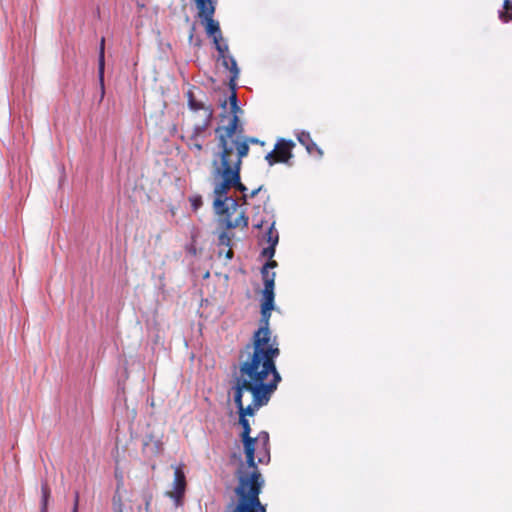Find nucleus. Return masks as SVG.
Here are the masks:
<instances>
[{"label": "nucleus", "instance_id": "23", "mask_svg": "<svg viewBox=\"0 0 512 512\" xmlns=\"http://www.w3.org/2000/svg\"><path fill=\"white\" fill-rule=\"evenodd\" d=\"M194 31H195V27L193 26V27H192V29H191L190 36H189L190 40H192V39H193V32H194Z\"/></svg>", "mask_w": 512, "mask_h": 512}, {"label": "nucleus", "instance_id": "1", "mask_svg": "<svg viewBox=\"0 0 512 512\" xmlns=\"http://www.w3.org/2000/svg\"><path fill=\"white\" fill-rule=\"evenodd\" d=\"M276 265V261H270L262 268L264 288L261 300V326L255 331L252 344L247 345L240 356L239 367L234 374L231 388L239 410V424L243 429L240 436L246 456L244 465H256V459L258 463H267L270 460L269 434L262 431L256 437H251V428L246 417L254 416L260 407L269 402L281 381L275 365V359L280 351L269 329L271 311L274 309L276 276L274 272H269V268Z\"/></svg>", "mask_w": 512, "mask_h": 512}, {"label": "nucleus", "instance_id": "18", "mask_svg": "<svg viewBox=\"0 0 512 512\" xmlns=\"http://www.w3.org/2000/svg\"><path fill=\"white\" fill-rule=\"evenodd\" d=\"M78 503H79V494H78V492H76L72 512H78Z\"/></svg>", "mask_w": 512, "mask_h": 512}, {"label": "nucleus", "instance_id": "12", "mask_svg": "<svg viewBox=\"0 0 512 512\" xmlns=\"http://www.w3.org/2000/svg\"><path fill=\"white\" fill-rule=\"evenodd\" d=\"M42 512H47L48 499L50 497V489L47 484H43L42 488Z\"/></svg>", "mask_w": 512, "mask_h": 512}, {"label": "nucleus", "instance_id": "5", "mask_svg": "<svg viewBox=\"0 0 512 512\" xmlns=\"http://www.w3.org/2000/svg\"><path fill=\"white\" fill-rule=\"evenodd\" d=\"M220 216L219 224L226 229L246 228L248 226V218L245 211L240 209L235 199L229 198L224 206L215 209Z\"/></svg>", "mask_w": 512, "mask_h": 512}, {"label": "nucleus", "instance_id": "22", "mask_svg": "<svg viewBox=\"0 0 512 512\" xmlns=\"http://www.w3.org/2000/svg\"><path fill=\"white\" fill-rule=\"evenodd\" d=\"M260 189H261V188H258V189H256V190H253V191L251 192V195H250V196H251V197L256 196V195H257V193L260 191Z\"/></svg>", "mask_w": 512, "mask_h": 512}, {"label": "nucleus", "instance_id": "15", "mask_svg": "<svg viewBox=\"0 0 512 512\" xmlns=\"http://www.w3.org/2000/svg\"><path fill=\"white\" fill-rule=\"evenodd\" d=\"M112 504H113V509H114L116 512H123V503H122V499H121V496H120V495H118V493H116V494L113 496Z\"/></svg>", "mask_w": 512, "mask_h": 512}, {"label": "nucleus", "instance_id": "14", "mask_svg": "<svg viewBox=\"0 0 512 512\" xmlns=\"http://www.w3.org/2000/svg\"><path fill=\"white\" fill-rule=\"evenodd\" d=\"M218 240L221 246L228 247L231 244V236L225 231L219 234Z\"/></svg>", "mask_w": 512, "mask_h": 512}, {"label": "nucleus", "instance_id": "21", "mask_svg": "<svg viewBox=\"0 0 512 512\" xmlns=\"http://www.w3.org/2000/svg\"><path fill=\"white\" fill-rule=\"evenodd\" d=\"M233 257V251L231 249H228L227 252H226V258L228 260H231Z\"/></svg>", "mask_w": 512, "mask_h": 512}, {"label": "nucleus", "instance_id": "8", "mask_svg": "<svg viewBox=\"0 0 512 512\" xmlns=\"http://www.w3.org/2000/svg\"><path fill=\"white\" fill-rule=\"evenodd\" d=\"M227 51L228 49L226 51L219 52V54L222 59L223 66L231 73L230 80L234 81L239 75V70L235 59L232 56L227 55Z\"/></svg>", "mask_w": 512, "mask_h": 512}, {"label": "nucleus", "instance_id": "6", "mask_svg": "<svg viewBox=\"0 0 512 512\" xmlns=\"http://www.w3.org/2000/svg\"><path fill=\"white\" fill-rule=\"evenodd\" d=\"M172 468L174 469V480L172 482V489L167 491L166 495L175 501L176 506H179L186 490V475L183 464L173 466Z\"/></svg>", "mask_w": 512, "mask_h": 512}, {"label": "nucleus", "instance_id": "24", "mask_svg": "<svg viewBox=\"0 0 512 512\" xmlns=\"http://www.w3.org/2000/svg\"><path fill=\"white\" fill-rule=\"evenodd\" d=\"M149 504H150V500H149V499H147V500H146V509H148Z\"/></svg>", "mask_w": 512, "mask_h": 512}, {"label": "nucleus", "instance_id": "2", "mask_svg": "<svg viewBox=\"0 0 512 512\" xmlns=\"http://www.w3.org/2000/svg\"><path fill=\"white\" fill-rule=\"evenodd\" d=\"M221 106L224 112L220 115V125L215 132L218 139V159L213 160L214 176L221 181L214 185V208L224 206L229 202L227 192L235 187L240 192L246 191V187L240 182V169L242 159L248 155L249 147L246 141L234 140V135L241 131L239 115L242 109L237 104V96L233 92L225 99Z\"/></svg>", "mask_w": 512, "mask_h": 512}, {"label": "nucleus", "instance_id": "9", "mask_svg": "<svg viewBox=\"0 0 512 512\" xmlns=\"http://www.w3.org/2000/svg\"><path fill=\"white\" fill-rule=\"evenodd\" d=\"M266 239L270 245L263 250V255L271 258L274 256L275 246L278 243V232L274 229L273 225L270 226L266 233Z\"/></svg>", "mask_w": 512, "mask_h": 512}, {"label": "nucleus", "instance_id": "3", "mask_svg": "<svg viewBox=\"0 0 512 512\" xmlns=\"http://www.w3.org/2000/svg\"><path fill=\"white\" fill-rule=\"evenodd\" d=\"M188 105L193 111V115L189 120L191 127L186 131V137L189 140L188 145L190 149L201 151L202 144L199 142V137L209 127L213 116V109L210 105L195 99L191 91L188 92Z\"/></svg>", "mask_w": 512, "mask_h": 512}, {"label": "nucleus", "instance_id": "16", "mask_svg": "<svg viewBox=\"0 0 512 512\" xmlns=\"http://www.w3.org/2000/svg\"><path fill=\"white\" fill-rule=\"evenodd\" d=\"M298 140L300 143H302L303 145H305L307 147V144H310L312 142L311 138H310V135L308 133H301L299 136H298Z\"/></svg>", "mask_w": 512, "mask_h": 512}, {"label": "nucleus", "instance_id": "7", "mask_svg": "<svg viewBox=\"0 0 512 512\" xmlns=\"http://www.w3.org/2000/svg\"><path fill=\"white\" fill-rule=\"evenodd\" d=\"M293 144L283 139L279 140L273 151L269 152L265 159L270 166L275 163H286L292 157L291 149Z\"/></svg>", "mask_w": 512, "mask_h": 512}, {"label": "nucleus", "instance_id": "17", "mask_svg": "<svg viewBox=\"0 0 512 512\" xmlns=\"http://www.w3.org/2000/svg\"><path fill=\"white\" fill-rule=\"evenodd\" d=\"M306 149L308 150L309 153H313L314 151H316L319 155H322L321 149L313 142L307 144Z\"/></svg>", "mask_w": 512, "mask_h": 512}, {"label": "nucleus", "instance_id": "13", "mask_svg": "<svg viewBox=\"0 0 512 512\" xmlns=\"http://www.w3.org/2000/svg\"><path fill=\"white\" fill-rule=\"evenodd\" d=\"M239 126L241 128V131L237 132L234 135V137H233L234 140H238V141H241V142L246 141L248 146H249V143H257L258 142V140L255 139V138H244L242 136V134H243V126H242V124L240 122H239Z\"/></svg>", "mask_w": 512, "mask_h": 512}, {"label": "nucleus", "instance_id": "11", "mask_svg": "<svg viewBox=\"0 0 512 512\" xmlns=\"http://www.w3.org/2000/svg\"><path fill=\"white\" fill-rule=\"evenodd\" d=\"M512 1L511 0H504L503 2V9L499 11V19L504 22L508 23L512 21Z\"/></svg>", "mask_w": 512, "mask_h": 512}, {"label": "nucleus", "instance_id": "4", "mask_svg": "<svg viewBox=\"0 0 512 512\" xmlns=\"http://www.w3.org/2000/svg\"><path fill=\"white\" fill-rule=\"evenodd\" d=\"M195 4L198 11L197 17L200 19L201 24L204 26L206 34L209 37H212L217 51H226L228 46L222 42L223 38L219 22L213 18L217 1L207 0L203 2H197Z\"/></svg>", "mask_w": 512, "mask_h": 512}, {"label": "nucleus", "instance_id": "20", "mask_svg": "<svg viewBox=\"0 0 512 512\" xmlns=\"http://www.w3.org/2000/svg\"><path fill=\"white\" fill-rule=\"evenodd\" d=\"M192 205H193L194 209H197L201 205V200L200 199H194L193 202H192Z\"/></svg>", "mask_w": 512, "mask_h": 512}, {"label": "nucleus", "instance_id": "19", "mask_svg": "<svg viewBox=\"0 0 512 512\" xmlns=\"http://www.w3.org/2000/svg\"><path fill=\"white\" fill-rule=\"evenodd\" d=\"M161 451H162V443H160L159 441L155 442V452L159 453Z\"/></svg>", "mask_w": 512, "mask_h": 512}, {"label": "nucleus", "instance_id": "10", "mask_svg": "<svg viewBox=\"0 0 512 512\" xmlns=\"http://www.w3.org/2000/svg\"><path fill=\"white\" fill-rule=\"evenodd\" d=\"M105 40L104 38L101 39L100 42V50H99V64H98V74H99V81L101 86V92L102 96L104 95V68H105V56H104V47Z\"/></svg>", "mask_w": 512, "mask_h": 512}]
</instances>
